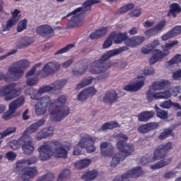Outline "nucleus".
<instances>
[{"label":"nucleus","instance_id":"nucleus-13","mask_svg":"<svg viewBox=\"0 0 181 181\" xmlns=\"http://www.w3.org/2000/svg\"><path fill=\"white\" fill-rule=\"evenodd\" d=\"M173 149V144L168 141L164 144L159 145L154 151V159H163L166 156V153H168Z\"/></svg>","mask_w":181,"mask_h":181},{"label":"nucleus","instance_id":"nucleus-20","mask_svg":"<svg viewBox=\"0 0 181 181\" xmlns=\"http://www.w3.org/2000/svg\"><path fill=\"white\" fill-rule=\"evenodd\" d=\"M100 149L103 158H111L114 153V147L107 141L100 143Z\"/></svg>","mask_w":181,"mask_h":181},{"label":"nucleus","instance_id":"nucleus-26","mask_svg":"<svg viewBox=\"0 0 181 181\" xmlns=\"http://www.w3.org/2000/svg\"><path fill=\"white\" fill-rule=\"evenodd\" d=\"M110 35H113L112 38L115 45H119V43H122V42H124V45H125V40H127L128 37V33H116L115 32H113Z\"/></svg>","mask_w":181,"mask_h":181},{"label":"nucleus","instance_id":"nucleus-25","mask_svg":"<svg viewBox=\"0 0 181 181\" xmlns=\"http://www.w3.org/2000/svg\"><path fill=\"white\" fill-rule=\"evenodd\" d=\"M37 161V158L36 157H32L27 160H18L16 163V168L23 169V168H26V166H29V165H33V163H36Z\"/></svg>","mask_w":181,"mask_h":181},{"label":"nucleus","instance_id":"nucleus-39","mask_svg":"<svg viewBox=\"0 0 181 181\" xmlns=\"http://www.w3.org/2000/svg\"><path fill=\"white\" fill-rule=\"evenodd\" d=\"M156 160H160L159 159H155V153H153V156H145L141 158V165H148V163H151V162H155Z\"/></svg>","mask_w":181,"mask_h":181},{"label":"nucleus","instance_id":"nucleus-18","mask_svg":"<svg viewBox=\"0 0 181 181\" xmlns=\"http://www.w3.org/2000/svg\"><path fill=\"white\" fill-rule=\"evenodd\" d=\"M60 69V64L57 62H49L47 64L39 73L41 77H47L49 74H52Z\"/></svg>","mask_w":181,"mask_h":181},{"label":"nucleus","instance_id":"nucleus-49","mask_svg":"<svg viewBox=\"0 0 181 181\" xmlns=\"http://www.w3.org/2000/svg\"><path fill=\"white\" fill-rule=\"evenodd\" d=\"M46 138H47L46 129H42L36 133V139L37 141H42V139H46Z\"/></svg>","mask_w":181,"mask_h":181},{"label":"nucleus","instance_id":"nucleus-2","mask_svg":"<svg viewBox=\"0 0 181 181\" xmlns=\"http://www.w3.org/2000/svg\"><path fill=\"white\" fill-rule=\"evenodd\" d=\"M127 50H128V47H122L119 49L108 51L99 59H96L92 63L89 69L90 73H91V74H100V73H105V71L109 69H111V67H117V69H119L120 61H114L113 62H107L108 59L114 57V56L120 54L122 52H127Z\"/></svg>","mask_w":181,"mask_h":181},{"label":"nucleus","instance_id":"nucleus-5","mask_svg":"<svg viewBox=\"0 0 181 181\" xmlns=\"http://www.w3.org/2000/svg\"><path fill=\"white\" fill-rule=\"evenodd\" d=\"M67 101V96L61 95L54 102L50 103L49 112L53 121H62L64 117L70 114V109L64 105Z\"/></svg>","mask_w":181,"mask_h":181},{"label":"nucleus","instance_id":"nucleus-34","mask_svg":"<svg viewBox=\"0 0 181 181\" xmlns=\"http://www.w3.org/2000/svg\"><path fill=\"white\" fill-rule=\"evenodd\" d=\"M177 45H179V41L177 40H173L166 43L164 46L162 47L163 50L161 52L163 53H165L166 56H168V54L170 53V49H172V47H175V46Z\"/></svg>","mask_w":181,"mask_h":181},{"label":"nucleus","instance_id":"nucleus-27","mask_svg":"<svg viewBox=\"0 0 181 181\" xmlns=\"http://www.w3.org/2000/svg\"><path fill=\"white\" fill-rule=\"evenodd\" d=\"M107 33H108V28L102 27L96 30L95 32L92 33L90 35V39L94 40V39H98L100 37H103V36H105V35H107Z\"/></svg>","mask_w":181,"mask_h":181},{"label":"nucleus","instance_id":"nucleus-31","mask_svg":"<svg viewBox=\"0 0 181 181\" xmlns=\"http://www.w3.org/2000/svg\"><path fill=\"white\" fill-rule=\"evenodd\" d=\"M93 83H97L95 78L92 76L85 78L76 86V90H81V88H83V87L90 86V84H93Z\"/></svg>","mask_w":181,"mask_h":181},{"label":"nucleus","instance_id":"nucleus-35","mask_svg":"<svg viewBox=\"0 0 181 181\" xmlns=\"http://www.w3.org/2000/svg\"><path fill=\"white\" fill-rule=\"evenodd\" d=\"M97 176H98V173L97 172V170H92V171H88L85 174H83L81 176V179H83V180H85V181H91V180H94V179H95Z\"/></svg>","mask_w":181,"mask_h":181},{"label":"nucleus","instance_id":"nucleus-11","mask_svg":"<svg viewBox=\"0 0 181 181\" xmlns=\"http://www.w3.org/2000/svg\"><path fill=\"white\" fill-rule=\"evenodd\" d=\"M16 83H9L0 88V97H4L5 101H12V100L19 96L21 88L16 89Z\"/></svg>","mask_w":181,"mask_h":181},{"label":"nucleus","instance_id":"nucleus-41","mask_svg":"<svg viewBox=\"0 0 181 181\" xmlns=\"http://www.w3.org/2000/svg\"><path fill=\"white\" fill-rule=\"evenodd\" d=\"M38 127L35 125V124H31L30 127H27L24 133L23 134V136H28V134H34L37 131Z\"/></svg>","mask_w":181,"mask_h":181},{"label":"nucleus","instance_id":"nucleus-48","mask_svg":"<svg viewBox=\"0 0 181 181\" xmlns=\"http://www.w3.org/2000/svg\"><path fill=\"white\" fill-rule=\"evenodd\" d=\"M54 180V175L48 173L45 175L40 177L36 181H53Z\"/></svg>","mask_w":181,"mask_h":181},{"label":"nucleus","instance_id":"nucleus-23","mask_svg":"<svg viewBox=\"0 0 181 181\" xmlns=\"http://www.w3.org/2000/svg\"><path fill=\"white\" fill-rule=\"evenodd\" d=\"M118 100V94L115 90H109L103 96V101L105 104L111 105Z\"/></svg>","mask_w":181,"mask_h":181},{"label":"nucleus","instance_id":"nucleus-42","mask_svg":"<svg viewBox=\"0 0 181 181\" xmlns=\"http://www.w3.org/2000/svg\"><path fill=\"white\" fill-rule=\"evenodd\" d=\"M33 42L30 40V38L25 37L22 38L20 40V45H18V47L21 49V47H28V46H30V45H32Z\"/></svg>","mask_w":181,"mask_h":181},{"label":"nucleus","instance_id":"nucleus-40","mask_svg":"<svg viewBox=\"0 0 181 181\" xmlns=\"http://www.w3.org/2000/svg\"><path fill=\"white\" fill-rule=\"evenodd\" d=\"M156 116L160 119H166L168 118V112L160 110L158 106H155Z\"/></svg>","mask_w":181,"mask_h":181},{"label":"nucleus","instance_id":"nucleus-15","mask_svg":"<svg viewBox=\"0 0 181 181\" xmlns=\"http://www.w3.org/2000/svg\"><path fill=\"white\" fill-rule=\"evenodd\" d=\"M145 42V37L142 35H136L133 37H127V38L125 40V45L123 47H127L128 50L129 49V47H132V49H135L136 47H139V46H141V44Z\"/></svg>","mask_w":181,"mask_h":181},{"label":"nucleus","instance_id":"nucleus-24","mask_svg":"<svg viewBox=\"0 0 181 181\" xmlns=\"http://www.w3.org/2000/svg\"><path fill=\"white\" fill-rule=\"evenodd\" d=\"M165 57H166V52L163 53L160 49H156L153 52V56L149 59V64L153 66V64H156L158 62H160Z\"/></svg>","mask_w":181,"mask_h":181},{"label":"nucleus","instance_id":"nucleus-17","mask_svg":"<svg viewBox=\"0 0 181 181\" xmlns=\"http://www.w3.org/2000/svg\"><path fill=\"white\" fill-rule=\"evenodd\" d=\"M166 20H163L158 22L153 28H151L146 31H144V35L146 37H151V36H155L158 33H160L165 27L166 26Z\"/></svg>","mask_w":181,"mask_h":181},{"label":"nucleus","instance_id":"nucleus-56","mask_svg":"<svg viewBox=\"0 0 181 181\" xmlns=\"http://www.w3.org/2000/svg\"><path fill=\"white\" fill-rule=\"evenodd\" d=\"M88 97L89 96H88L86 89H84L83 90H82L81 93H79L78 94L77 99L79 101H84V100H87V98H88Z\"/></svg>","mask_w":181,"mask_h":181},{"label":"nucleus","instance_id":"nucleus-12","mask_svg":"<svg viewBox=\"0 0 181 181\" xmlns=\"http://www.w3.org/2000/svg\"><path fill=\"white\" fill-rule=\"evenodd\" d=\"M50 104H52L50 97L47 95L42 97L35 105V112L36 115H43L46 114L47 107L48 110L50 108Z\"/></svg>","mask_w":181,"mask_h":181},{"label":"nucleus","instance_id":"nucleus-61","mask_svg":"<svg viewBox=\"0 0 181 181\" xmlns=\"http://www.w3.org/2000/svg\"><path fill=\"white\" fill-rule=\"evenodd\" d=\"M116 139H117L119 142H127V141H128V136L120 133L116 136Z\"/></svg>","mask_w":181,"mask_h":181},{"label":"nucleus","instance_id":"nucleus-59","mask_svg":"<svg viewBox=\"0 0 181 181\" xmlns=\"http://www.w3.org/2000/svg\"><path fill=\"white\" fill-rule=\"evenodd\" d=\"M16 156L17 155L12 151H8L5 155L6 159L8 160H11V162L15 160V159H16Z\"/></svg>","mask_w":181,"mask_h":181},{"label":"nucleus","instance_id":"nucleus-37","mask_svg":"<svg viewBox=\"0 0 181 181\" xmlns=\"http://www.w3.org/2000/svg\"><path fill=\"white\" fill-rule=\"evenodd\" d=\"M176 128V126H171L170 128L165 129L163 132H161L159 135L160 139H166L168 135H171L172 132H173V129Z\"/></svg>","mask_w":181,"mask_h":181},{"label":"nucleus","instance_id":"nucleus-47","mask_svg":"<svg viewBox=\"0 0 181 181\" xmlns=\"http://www.w3.org/2000/svg\"><path fill=\"white\" fill-rule=\"evenodd\" d=\"M113 35H110L108 37L106 38L103 43V49H108V47H111L112 46V42H114V38H112Z\"/></svg>","mask_w":181,"mask_h":181},{"label":"nucleus","instance_id":"nucleus-58","mask_svg":"<svg viewBox=\"0 0 181 181\" xmlns=\"http://www.w3.org/2000/svg\"><path fill=\"white\" fill-rule=\"evenodd\" d=\"M151 52H153V50L151 49L149 44L144 45L141 49V53H142V54H149Z\"/></svg>","mask_w":181,"mask_h":181},{"label":"nucleus","instance_id":"nucleus-53","mask_svg":"<svg viewBox=\"0 0 181 181\" xmlns=\"http://www.w3.org/2000/svg\"><path fill=\"white\" fill-rule=\"evenodd\" d=\"M181 63V54H177L168 61L169 66Z\"/></svg>","mask_w":181,"mask_h":181},{"label":"nucleus","instance_id":"nucleus-29","mask_svg":"<svg viewBox=\"0 0 181 181\" xmlns=\"http://www.w3.org/2000/svg\"><path fill=\"white\" fill-rule=\"evenodd\" d=\"M91 158H83L76 161L74 165L76 169H86L91 165Z\"/></svg>","mask_w":181,"mask_h":181},{"label":"nucleus","instance_id":"nucleus-32","mask_svg":"<svg viewBox=\"0 0 181 181\" xmlns=\"http://www.w3.org/2000/svg\"><path fill=\"white\" fill-rule=\"evenodd\" d=\"M181 13V8L179 4L173 3L170 6V10L168 13V16H173V18H176L177 13Z\"/></svg>","mask_w":181,"mask_h":181},{"label":"nucleus","instance_id":"nucleus-36","mask_svg":"<svg viewBox=\"0 0 181 181\" xmlns=\"http://www.w3.org/2000/svg\"><path fill=\"white\" fill-rule=\"evenodd\" d=\"M160 107L165 110H168L171 107H175V108H177V110H179V108H181L180 105H179V103H173V101L170 100L161 103L160 104Z\"/></svg>","mask_w":181,"mask_h":181},{"label":"nucleus","instance_id":"nucleus-7","mask_svg":"<svg viewBox=\"0 0 181 181\" xmlns=\"http://www.w3.org/2000/svg\"><path fill=\"white\" fill-rule=\"evenodd\" d=\"M117 148L122 153H117L113 156L110 163L111 168H117L121 160H124L127 156H131L135 151V147H134L133 144H127L124 141H118Z\"/></svg>","mask_w":181,"mask_h":181},{"label":"nucleus","instance_id":"nucleus-45","mask_svg":"<svg viewBox=\"0 0 181 181\" xmlns=\"http://www.w3.org/2000/svg\"><path fill=\"white\" fill-rule=\"evenodd\" d=\"M28 28V20L23 19L19 21L18 27H17V31L18 32H23L25 29Z\"/></svg>","mask_w":181,"mask_h":181},{"label":"nucleus","instance_id":"nucleus-33","mask_svg":"<svg viewBox=\"0 0 181 181\" xmlns=\"http://www.w3.org/2000/svg\"><path fill=\"white\" fill-rule=\"evenodd\" d=\"M155 115L153 111L143 112L138 115L139 121L141 122H146L149 121Z\"/></svg>","mask_w":181,"mask_h":181},{"label":"nucleus","instance_id":"nucleus-50","mask_svg":"<svg viewBox=\"0 0 181 181\" xmlns=\"http://www.w3.org/2000/svg\"><path fill=\"white\" fill-rule=\"evenodd\" d=\"M141 13H142V9H141L140 8H138L130 11L129 13V16H130V18H139Z\"/></svg>","mask_w":181,"mask_h":181},{"label":"nucleus","instance_id":"nucleus-64","mask_svg":"<svg viewBox=\"0 0 181 181\" xmlns=\"http://www.w3.org/2000/svg\"><path fill=\"white\" fill-rule=\"evenodd\" d=\"M160 45V42L159 41V40H154L152 42L148 44V46H150L151 49L153 50L154 49H156V47H158V46H159Z\"/></svg>","mask_w":181,"mask_h":181},{"label":"nucleus","instance_id":"nucleus-55","mask_svg":"<svg viewBox=\"0 0 181 181\" xmlns=\"http://www.w3.org/2000/svg\"><path fill=\"white\" fill-rule=\"evenodd\" d=\"M175 37V35H173V33H172V30H170L166 33L163 34L160 39L163 42H166V40H169V39H173Z\"/></svg>","mask_w":181,"mask_h":181},{"label":"nucleus","instance_id":"nucleus-38","mask_svg":"<svg viewBox=\"0 0 181 181\" xmlns=\"http://www.w3.org/2000/svg\"><path fill=\"white\" fill-rule=\"evenodd\" d=\"M86 70H87V66H76L72 69V73L74 76H81V74L86 73Z\"/></svg>","mask_w":181,"mask_h":181},{"label":"nucleus","instance_id":"nucleus-60","mask_svg":"<svg viewBox=\"0 0 181 181\" xmlns=\"http://www.w3.org/2000/svg\"><path fill=\"white\" fill-rule=\"evenodd\" d=\"M170 30H171L173 35H174V37H176V36H177V35L181 34V25L175 26Z\"/></svg>","mask_w":181,"mask_h":181},{"label":"nucleus","instance_id":"nucleus-57","mask_svg":"<svg viewBox=\"0 0 181 181\" xmlns=\"http://www.w3.org/2000/svg\"><path fill=\"white\" fill-rule=\"evenodd\" d=\"M85 90L86 91L88 97H93V95H95V94H97V89L93 86L86 88Z\"/></svg>","mask_w":181,"mask_h":181},{"label":"nucleus","instance_id":"nucleus-21","mask_svg":"<svg viewBox=\"0 0 181 181\" xmlns=\"http://www.w3.org/2000/svg\"><path fill=\"white\" fill-rule=\"evenodd\" d=\"M170 85V83L167 80L154 81L152 83L151 86H150L149 90L152 93H153V91H160L162 90H165V88H168V87H169Z\"/></svg>","mask_w":181,"mask_h":181},{"label":"nucleus","instance_id":"nucleus-4","mask_svg":"<svg viewBox=\"0 0 181 181\" xmlns=\"http://www.w3.org/2000/svg\"><path fill=\"white\" fill-rule=\"evenodd\" d=\"M100 0H87L83 4V7H79L69 13L66 16L74 15L67 23V28H80L84 23L83 15L91 11V5L98 4Z\"/></svg>","mask_w":181,"mask_h":181},{"label":"nucleus","instance_id":"nucleus-3","mask_svg":"<svg viewBox=\"0 0 181 181\" xmlns=\"http://www.w3.org/2000/svg\"><path fill=\"white\" fill-rule=\"evenodd\" d=\"M30 63L28 59H21L13 63L8 66L6 74L0 72V81L4 79V81H18L19 78H22L27 67H29Z\"/></svg>","mask_w":181,"mask_h":181},{"label":"nucleus","instance_id":"nucleus-9","mask_svg":"<svg viewBox=\"0 0 181 181\" xmlns=\"http://www.w3.org/2000/svg\"><path fill=\"white\" fill-rule=\"evenodd\" d=\"M153 74H155V69L153 67H146L142 70L141 74L137 76L139 80L136 83L126 86L124 90L126 91H138V90H141L145 84V77ZM140 78H141V80H139Z\"/></svg>","mask_w":181,"mask_h":181},{"label":"nucleus","instance_id":"nucleus-46","mask_svg":"<svg viewBox=\"0 0 181 181\" xmlns=\"http://www.w3.org/2000/svg\"><path fill=\"white\" fill-rule=\"evenodd\" d=\"M134 6H135L134 5V4H129L120 8L117 12L118 13H120V14L125 13L128 12V11H131V9H134Z\"/></svg>","mask_w":181,"mask_h":181},{"label":"nucleus","instance_id":"nucleus-19","mask_svg":"<svg viewBox=\"0 0 181 181\" xmlns=\"http://www.w3.org/2000/svg\"><path fill=\"white\" fill-rule=\"evenodd\" d=\"M22 149L25 155H30L35 151V146L32 144V138L30 136H21Z\"/></svg>","mask_w":181,"mask_h":181},{"label":"nucleus","instance_id":"nucleus-10","mask_svg":"<svg viewBox=\"0 0 181 181\" xmlns=\"http://www.w3.org/2000/svg\"><path fill=\"white\" fill-rule=\"evenodd\" d=\"M25 104V96H20L15 100H13L8 105V110L4 112L1 118L5 121H9V119H12V118H15V117L18 116V112H16V110L18 108H21L22 105Z\"/></svg>","mask_w":181,"mask_h":181},{"label":"nucleus","instance_id":"nucleus-1","mask_svg":"<svg viewBox=\"0 0 181 181\" xmlns=\"http://www.w3.org/2000/svg\"><path fill=\"white\" fill-rule=\"evenodd\" d=\"M71 148H73V144L70 141H64L63 144L57 141L45 142L38 148L39 159L49 160L53 156L55 158L66 159Z\"/></svg>","mask_w":181,"mask_h":181},{"label":"nucleus","instance_id":"nucleus-44","mask_svg":"<svg viewBox=\"0 0 181 181\" xmlns=\"http://www.w3.org/2000/svg\"><path fill=\"white\" fill-rule=\"evenodd\" d=\"M23 142V140H22V137L18 141V140H13L10 142V148L11 149H18V148H21V145H22Z\"/></svg>","mask_w":181,"mask_h":181},{"label":"nucleus","instance_id":"nucleus-52","mask_svg":"<svg viewBox=\"0 0 181 181\" xmlns=\"http://www.w3.org/2000/svg\"><path fill=\"white\" fill-rule=\"evenodd\" d=\"M73 47H74V44H69L65 47L58 50L57 52H55V54H63V53H67V52H69V50H71Z\"/></svg>","mask_w":181,"mask_h":181},{"label":"nucleus","instance_id":"nucleus-51","mask_svg":"<svg viewBox=\"0 0 181 181\" xmlns=\"http://www.w3.org/2000/svg\"><path fill=\"white\" fill-rule=\"evenodd\" d=\"M66 80L63 79L61 81H57L52 86L53 90H59V88H62L66 86Z\"/></svg>","mask_w":181,"mask_h":181},{"label":"nucleus","instance_id":"nucleus-22","mask_svg":"<svg viewBox=\"0 0 181 181\" xmlns=\"http://www.w3.org/2000/svg\"><path fill=\"white\" fill-rule=\"evenodd\" d=\"M17 169L23 172V173L21 174V177L23 179H30L37 175V170L35 167H31V168L25 167L23 168H17Z\"/></svg>","mask_w":181,"mask_h":181},{"label":"nucleus","instance_id":"nucleus-30","mask_svg":"<svg viewBox=\"0 0 181 181\" xmlns=\"http://www.w3.org/2000/svg\"><path fill=\"white\" fill-rule=\"evenodd\" d=\"M53 90L52 86H47L41 87L38 90L34 91V95L30 96L31 100H39V95L45 94L52 91Z\"/></svg>","mask_w":181,"mask_h":181},{"label":"nucleus","instance_id":"nucleus-16","mask_svg":"<svg viewBox=\"0 0 181 181\" xmlns=\"http://www.w3.org/2000/svg\"><path fill=\"white\" fill-rule=\"evenodd\" d=\"M36 33L40 35V36L50 39V37L54 36V30H53V28H52L51 25L44 24L37 27Z\"/></svg>","mask_w":181,"mask_h":181},{"label":"nucleus","instance_id":"nucleus-6","mask_svg":"<svg viewBox=\"0 0 181 181\" xmlns=\"http://www.w3.org/2000/svg\"><path fill=\"white\" fill-rule=\"evenodd\" d=\"M95 141H97V139L90 136V134H81L78 144L74 147L73 155H80L81 153V149H83V148L86 149L88 153L95 152L96 147L94 146Z\"/></svg>","mask_w":181,"mask_h":181},{"label":"nucleus","instance_id":"nucleus-54","mask_svg":"<svg viewBox=\"0 0 181 181\" xmlns=\"http://www.w3.org/2000/svg\"><path fill=\"white\" fill-rule=\"evenodd\" d=\"M68 176H70V170L64 169L62 173L59 174L57 181H62L63 179H66Z\"/></svg>","mask_w":181,"mask_h":181},{"label":"nucleus","instance_id":"nucleus-62","mask_svg":"<svg viewBox=\"0 0 181 181\" xmlns=\"http://www.w3.org/2000/svg\"><path fill=\"white\" fill-rule=\"evenodd\" d=\"M138 131H139V132H140V134H146V133L149 132L148 124L141 125L139 127Z\"/></svg>","mask_w":181,"mask_h":181},{"label":"nucleus","instance_id":"nucleus-63","mask_svg":"<svg viewBox=\"0 0 181 181\" xmlns=\"http://www.w3.org/2000/svg\"><path fill=\"white\" fill-rule=\"evenodd\" d=\"M147 127L149 131H153V129H156V128L159 127V123L158 122H151L147 124Z\"/></svg>","mask_w":181,"mask_h":181},{"label":"nucleus","instance_id":"nucleus-8","mask_svg":"<svg viewBox=\"0 0 181 181\" xmlns=\"http://www.w3.org/2000/svg\"><path fill=\"white\" fill-rule=\"evenodd\" d=\"M180 87L176 86L171 88L169 90H165L162 92L153 93L151 90H148L146 93V98L148 103H152L153 100H168L170 98L171 95L176 97L179 93H180Z\"/></svg>","mask_w":181,"mask_h":181},{"label":"nucleus","instance_id":"nucleus-14","mask_svg":"<svg viewBox=\"0 0 181 181\" xmlns=\"http://www.w3.org/2000/svg\"><path fill=\"white\" fill-rule=\"evenodd\" d=\"M11 13V18L7 21L6 25H2L3 32L11 30L19 22V19H21V10L16 8Z\"/></svg>","mask_w":181,"mask_h":181},{"label":"nucleus","instance_id":"nucleus-43","mask_svg":"<svg viewBox=\"0 0 181 181\" xmlns=\"http://www.w3.org/2000/svg\"><path fill=\"white\" fill-rule=\"evenodd\" d=\"M15 132H16V127H8L6 130L1 132L0 135L1 138H5V136L11 135V134H15Z\"/></svg>","mask_w":181,"mask_h":181},{"label":"nucleus","instance_id":"nucleus-28","mask_svg":"<svg viewBox=\"0 0 181 181\" xmlns=\"http://www.w3.org/2000/svg\"><path fill=\"white\" fill-rule=\"evenodd\" d=\"M171 162L172 158L169 157L157 162L154 165H151L150 168L153 170H156L158 169H161V168H165V166H168V165H170Z\"/></svg>","mask_w":181,"mask_h":181}]
</instances>
